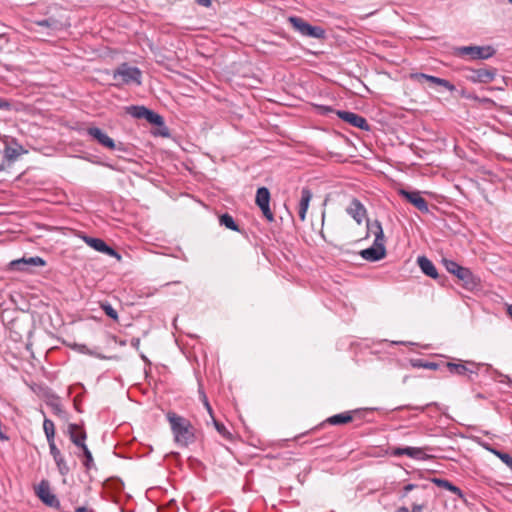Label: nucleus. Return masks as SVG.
Wrapping results in <instances>:
<instances>
[{
  "mask_svg": "<svg viewBox=\"0 0 512 512\" xmlns=\"http://www.w3.org/2000/svg\"><path fill=\"white\" fill-rule=\"evenodd\" d=\"M177 445L187 447L195 442V428L187 418L174 412L166 414Z\"/></svg>",
  "mask_w": 512,
  "mask_h": 512,
  "instance_id": "obj_1",
  "label": "nucleus"
},
{
  "mask_svg": "<svg viewBox=\"0 0 512 512\" xmlns=\"http://www.w3.org/2000/svg\"><path fill=\"white\" fill-rule=\"evenodd\" d=\"M446 270L455 275L466 289H473L477 286V280L473 273L466 267H463L453 260L443 259Z\"/></svg>",
  "mask_w": 512,
  "mask_h": 512,
  "instance_id": "obj_2",
  "label": "nucleus"
},
{
  "mask_svg": "<svg viewBox=\"0 0 512 512\" xmlns=\"http://www.w3.org/2000/svg\"><path fill=\"white\" fill-rule=\"evenodd\" d=\"M68 434L70 436V440L79 448L82 449L85 460L83 464L87 469H90L93 465V456L91 451L85 444L86 434L83 429L77 424H69L68 425Z\"/></svg>",
  "mask_w": 512,
  "mask_h": 512,
  "instance_id": "obj_3",
  "label": "nucleus"
},
{
  "mask_svg": "<svg viewBox=\"0 0 512 512\" xmlns=\"http://www.w3.org/2000/svg\"><path fill=\"white\" fill-rule=\"evenodd\" d=\"M378 228L377 239L374 240V243L371 247L367 249H363L360 252L361 257L370 262H376L383 259L386 255L385 249V236L383 233V229L376 225Z\"/></svg>",
  "mask_w": 512,
  "mask_h": 512,
  "instance_id": "obj_4",
  "label": "nucleus"
},
{
  "mask_svg": "<svg viewBox=\"0 0 512 512\" xmlns=\"http://www.w3.org/2000/svg\"><path fill=\"white\" fill-rule=\"evenodd\" d=\"M98 144L111 152L116 153L118 158H125V155H132V147L121 141H115L105 132L98 129Z\"/></svg>",
  "mask_w": 512,
  "mask_h": 512,
  "instance_id": "obj_5",
  "label": "nucleus"
},
{
  "mask_svg": "<svg viewBox=\"0 0 512 512\" xmlns=\"http://www.w3.org/2000/svg\"><path fill=\"white\" fill-rule=\"evenodd\" d=\"M288 22L294 30L303 36H309L316 39H322L325 37V30L322 27L312 26L301 17L290 16L288 18Z\"/></svg>",
  "mask_w": 512,
  "mask_h": 512,
  "instance_id": "obj_6",
  "label": "nucleus"
},
{
  "mask_svg": "<svg viewBox=\"0 0 512 512\" xmlns=\"http://www.w3.org/2000/svg\"><path fill=\"white\" fill-rule=\"evenodd\" d=\"M454 54L458 57L469 56L472 60L488 59L495 54L491 46H461L454 49Z\"/></svg>",
  "mask_w": 512,
  "mask_h": 512,
  "instance_id": "obj_7",
  "label": "nucleus"
},
{
  "mask_svg": "<svg viewBox=\"0 0 512 512\" xmlns=\"http://www.w3.org/2000/svg\"><path fill=\"white\" fill-rule=\"evenodd\" d=\"M45 264V260L39 256L22 257L12 260L8 265V269L10 271L33 272L34 267H42Z\"/></svg>",
  "mask_w": 512,
  "mask_h": 512,
  "instance_id": "obj_8",
  "label": "nucleus"
},
{
  "mask_svg": "<svg viewBox=\"0 0 512 512\" xmlns=\"http://www.w3.org/2000/svg\"><path fill=\"white\" fill-rule=\"evenodd\" d=\"M412 490H421L422 496H421V502H415L412 505V512H422V510L426 507L429 498L431 497L433 488L430 484H412L409 483L404 486L403 488V497H406L407 494Z\"/></svg>",
  "mask_w": 512,
  "mask_h": 512,
  "instance_id": "obj_9",
  "label": "nucleus"
},
{
  "mask_svg": "<svg viewBox=\"0 0 512 512\" xmlns=\"http://www.w3.org/2000/svg\"><path fill=\"white\" fill-rule=\"evenodd\" d=\"M469 366L464 363L446 362L445 367L451 374L458 376H467L469 380H473V376L478 375L480 364L474 362H467Z\"/></svg>",
  "mask_w": 512,
  "mask_h": 512,
  "instance_id": "obj_10",
  "label": "nucleus"
},
{
  "mask_svg": "<svg viewBox=\"0 0 512 512\" xmlns=\"http://www.w3.org/2000/svg\"><path fill=\"white\" fill-rule=\"evenodd\" d=\"M141 71L137 67L129 66L126 63H123L115 72L114 78H120L121 81L125 84L136 83L138 85L141 84Z\"/></svg>",
  "mask_w": 512,
  "mask_h": 512,
  "instance_id": "obj_11",
  "label": "nucleus"
},
{
  "mask_svg": "<svg viewBox=\"0 0 512 512\" xmlns=\"http://www.w3.org/2000/svg\"><path fill=\"white\" fill-rule=\"evenodd\" d=\"M256 204L261 209L263 215L269 222L274 221V214L272 213L269 203H270V192L266 187H260L256 192Z\"/></svg>",
  "mask_w": 512,
  "mask_h": 512,
  "instance_id": "obj_12",
  "label": "nucleus"
},
{
  "mask_svg": "<svg viewBox=\"0 0 512 512\" xmlns=\"http://www.w3.org/2000/svg\"><path fill=\"white\" fill-rule=\"evenodd\" d=\"M336 114L341 120L349 123L353 127L359 128L364 131H370L371 129L367 120L361 115L344 110H338L336 111Z\"/></svg>",
  "mask_w": 512,
  "mask_h": 512,
  "instance_id": "obj_13",
  "label": "nucleus"
},
{
  "mask_svg": "<svg viewBox=\"0 0 512 512\" xmlns=\"http://www.w3.org/2000/svg\"><path fill=\"white\" fill-rule=\"evenodd\" d=\"M398 194L415 206L420 212L428 213L429 207L427 201L421 196L419 191H407L399 189Z\"/></svg>",
  "mask_w": 512,
  "mask_h": 512,
  "instance_id": "obj_14",
  "label": "nucleus"
},
{
  "mask_svg": "<svg viewBox=\"0 0 512 512\" xmlns=\"http://www.w3.org/2000/svg\"><path fill=\"white\" fill-rule=\"evenodd\" d=\"M36 495L41 499L43 503L50 507H58L59 500L57 497L51 492L50 485L47 480H42L37 486Z\"/></svg>",
  "mask_w": 512,
  "mask_h": 512,
  "instance_id": "obj_15",
  "label": "nucleus"
},
{
  "mask_svg": "<svg viewBox=\"0 0 512 512\" xmlns=\"http://www.w3.org/2000/svg\"><path fill=\"white\" fill-rule=\"evenodd\" d=\"M495 76V69L479 68L470 69L469 74L466 76V78L474 83H489L494 80Z\"/></svg>",
  "mask_w": 512,
  "mask_h": 512,
  "instance_id": "obj_16",
  "label": "nucleus"
},
{
  "mask_svg": "<svg viewBox=\"0 0 512 512\" xmlns=\"http://www.w3.org/2000/svg\"><path fill=\"white\" fill-rule=\"evenodd\" d=\"M425 450H430L428 447L418 448V447H396L393 448L392 454L394 456H403L406 455L410 458L417 460H426L429 456L425 453Z\"/></svg>",
  "mask_w": 512,
  "mask_h": 512,
  "instance_id": "obj_17",
  "label": "nucleus"
},
{
  "mask_svg": "<svg viewBox=\"0 0 512 512\" xmlns=\"http://www.w3.org/2000/svg\"><path fill=\"white\" fill-rule=\"evenodd\" d=\"M346 212L350 215L357 224L361 225L367 218V210L361 201L357 198H353L350 204L346 208Z\"/></svg>",
  "mask_w": 512,
  "mask_h": 512,
  "instance_id": "obj_18",
  "label": "nucleus"
},
{
  "mask_svg": "<svg viewBox=\"0 0 512 512\" xmlns=\"http://www.w3.org/2000/svg\"><path fill=\"white\" fill-rule=\"evenodd\" d=\"M46 405L50 408L51 413L54 414L58 419L62 420L63 422L68 421L67 413L64 410L59 397L54 395L49 396L47 398Z\"/></svg>",
  "mask_w": 512,
  "mask_h": 512,
  "instance_id": "obj_19",
  "label": "nucleus"
},
{
  "mask_svg": "<svg viewBox=\"0 0 512 512\" xmlns=\"http://www.w3.org/2000/svg\"><path fill=\"white\" fill-rule=\"evenodd\" d=\"M312 192L308 187H304L301 190V197L298 204V215L301 221H305L306 213L312 199Z\"/></svg>",
  "mask_w": 512,
  "mask_h": 512,
  "instance_id": "obj_20",
  "label": "nucleus"
},
{
  "mask_svg": "<svg viewBox=\"0 0 512 512\" xmlns=\"http://www.w3.org/2000/svg\"><path fill=\"white\" fill-rule=\"evenodd\" d=\"M417 263H418L421 271L425 275H427L433 279H436L438 277V272H437L435 265L426 256H419L417 258Z\"/></svg>",
  "mask_w": 512,
  "mask_h": 512,
  "instance_id": "obj_21",
  "label": "nucleus"
},
{
  "mask_svg": "<svg viewBox=\"0 0 512 512\" xmlns=\"http://www.w3.org/2000/svg\"><path fill=\"white\" fill-rule=\"evenodd\" d=\"M50 453L53 456L54 461L56 462L59 471L61 474H65L68 471V468L66 466V462L64 460V457L62 456L60 450L56 447L55 442L48 443Z\"/></svg>",
  "mask_w": 512,
  "mask_h": 512,
  "instance_id": "obj_22",
  "label": "nucleus"
},
{
  "mask_svg": "<svg viewBox=\"0 0 512 512\" xmlns=\"http://www.w3.org/2000/svg\"><path fill=\"white\" fill-rule=\"evenodd\" d=\"M358 413V411H349L340 414L333 415L329 417L326 422L331 425H343L351 422L353 420V415Z\"/></svg>",
  "mask_w": 512,
  "mask_h": 512,
  "instance_id": "obj_23",
  "label": "nucleus"
},
{
  "mask_svg": "<svg viewBox=\"0 0 512 512\" xmlns=\"http://www.w3.org/2000/svg\"><path fill=\"white\" fill-rule=\"evenodd\" d=\"M432 483H434L435 485H437L438 487H441V488H444V489H447L449 490L450 492L454 493L455 495H457L459 498H463L464 497V494L463 492L461 491V489L457 486H455L453 483H451L450 481L446 480V479H442V478H433L432 480Z\"/></svg>",
  "mask_w": 512,
  "mask_h": 512,
  "instance_id": "obj_24",
  "label": "nucleus"
},
{
  "mask_svg": "<svg viewBox=\"0 0 512 512\" xmlns=\"http://www.w3.org/2000/svg\"><path fill=\"white\" fill-rule=\"evenodd\" d=\"M98 253H102L110 258H115L117 261L121 260L120 253L113 247L109 246L105 241L98 238Z\"/></svg>",
  "mask_w": 512,
  "mask_h": 512,
  "instance_id": "obj_25",
  "label": "nucleus"
},
{
  "mask_svg": "<svg viewBox=\"0 0 512 512\" xmlns=\"http://www.w3.org/2000/svg\"><path fill=\"white\" fill-rule=\"evenodd\" d=\"M32 25L47 28L49 30H57L60 27V23L54 18L36 20L32 22Z\"/></svg>",
  "mask_w": 512,
  "mask_h": 512,
  "instance_id": "obj_26",
  "label": "nucleus"
},
{
  "mask_svg": "<svg viewBox=\"0 0 512 512\" xmlns=\"http://www.w3.org/2000/svg\"><path fill=\"white\" fill-rule=\"evenodd\" d=\"M409 77H410V79H412L418 83H421V84L424 83L425 81H427L434 85L437 84V81L439 78V77L424 74V73H411Z\"/></svg>",
  "mask_w": 512,
  "mask_h": 512,
  "instance_id": "obj_27",
  "label": "nucleus"
},
{
  "mask_svg": "<svg viewBox=\"0 0 512 512\" xmlns=\"http://www.w3.org/2000/svg\"><path fill=\"white\" fill-rule=\"evenodd\" d=\"M43 430L45 432L48 443L55 442V425L52 420L45 418L43 422Z\"/></svg>",
  "mask_w": 512,
  "mask_h": 512,
  "instance_id": "obj_28",
  "label": "nucleus"
},
{
  "mask_svg": "<svg viewBox=\"0 0 512 512\" xmlns=\"http://www.w3.org/2000/svg\"><path fill=\"white\" fill-rule=\"evenodd\" d=\"M148 109L144 106L132 105L127 107V113L137 119H145Z\"/></svg>",
  "mask_w": 512,
  "mask_h": 512,
  "instance_id": "obj_29",
  "label": "nucleus"
},
{
  "mask_svg": "<svg viewBox=\"0 0 512 512\" xmlns=\"http://www.w3.org/2000/svg\"><path fill=\"white\" fill-rule=\"evenodd\" d=\"M219 221L221 225L232 231H240L239 226L234 221V218L228 213L221 215Z\"/></svg>",
  "mask_w": 512,
  "mask_h": 512,
  "instance_id": "obj_30",
  "label": "nucleus"
},
{
  "mask_svg": "<svg viewBox=\"0 0 512 512\" xmlns=\"http://www.w3.org/2000/svg\"><path fill=\"white\" fill-rule=\"evenodd\" d=\"M98 304L108 317H110L115 322L118 321V312L108 301H101L98 302Z\"/></svg>",
  "mask_w": 512,
  "mask_h": 512,
  "instance_id": "obj_31",
  "label": "nucleus"
},
{
  "mask_svg": "<svg viewBox=\"0 0 512 512\" xmlns=\"http://www.w3.org/2000/svg\"><path fill=\"white\" fill-rule=\"evenodd\" d=\"M145 120H147L150 124L157 126H162L164 124L163 117L149 109L147 111Z\"/></svg>",
  "mask_w": 512,
  "mask_h": 512,
  "instance_id": "obj_32",
  "label": "nucleus"
},
{
  "mask_svg": "<svg viewBox=\"0 0 512 512\" xmlns=\"http://www.w3.org/2000/svg\"><path fill=\"white\" fill-rule=\"evenodd\" d=\"M20 155V151L18 148H14L11 146H6L4 149V158L8 162H14Z\"/></svg>",
  "mask_w": 512,
  "mask_h": 512,
  "instance_id": "obj_33",
  "label": "nucleus"
},
{
  "mask_svg": "<svg viewBox=\"0 0 512 512\" xmlns=\"http://www.w3.org/2000/svg\"><path fill=\"white\" fill-rule=\"evenodd\" d=\"M212 422L214 424L215 429L217 432L225 439L230 440L232 438L231 433L227 430L226 426L216 420L215 418L212 419Z\"/></svg>",
  "mask_w": 512,
  "mask_h": 512,
  "instance_id": "obj_34",
  "label": "nucleus"
},
{
  "mask_svg": "<svg viewBox=\"0 0 512 512\" xmlns=\"http://www.w3.org/2000/svg\"><path fill=\"white\" fill-rule=\"evenodd\" d=\"M490 451L496 455L503 463H505L511 470H512V456L508 453L496 450V449H490Z\"/></svg>",
  "mask_w": 512,
  "mask_h": 512,
  "instance_id": "obj_35",
  "label": "nucleus"
},
{
  "mask_svg": "<svg viewBox=\"0 0 512 512\" xmlns=\"http://www.w3.org/2000/svg\"><path fill=\"white\" fill-rule=\"evenodd\" d=\"M376 225H378L380 228H382L380 221L375 220L374 222H370L369 220H367V230H368V232H371L374 234L375 239H377V234H378L377 233L378 228Z\"/></svg>",
  "mask_w": 512,
  "mask_h": 512,
  "instance_id": "obj_36",
  "label": "nucleus"
},
{
  "mask_svg": "<svg viewBox=\"0 0 512 512\" xmlns=\"http://www.w3.org/2000/svg\"><path fill=\"white\" fill-rule=\"evenodd\" d=\"M436 85L444 87L445 89H447L450 92H453L456 89L454 84H452L450 81L443 79V78H438Z\"/></svg>",
  "mask_w": 512,
  "mask_h": 512,
  "instance_id": "obj_37",
  "label": "nucleus"
},
{
  "mask_svg": "<svg viewBox=\"0 0 512 512\" xmlns=\"http://www.w3.org/2000/svg\"><path fill=\"white\" fill-rule=\"evenodd\" d=\"M81 237L91 248L96 250V237L86 236L83 234H79Z\"/></svg>",
  "mask_w": 512,
  "mask_h": 512,
  "instance_id": "obj_38",
  "label": "nucleus"
},
{
  "mask_svg": "<svg viewBox=\"0 0 512 512\" xmlns=\"http://www.w3.org/2000/svg\"><path fill=\"white\" fill-rule=\"evenodd\" d=\"M202 396V400H203V404L207 410V412L209 413V415L211 416V419L215 418L214 415H213V410H212V407L206 397V395L204 393L201 394Z\"/></svg>",
  "mask_w": 512,
  "mask_h": 512,
  "instance_id": "obj_39",
  "label": "nucleus"
},
{
  "mask_svg": "<svg viewBox=\"0 0 512 512\" xmlns=\"http://www.w3.org/2000/svg\"><path fill=\"white\" fill-rule=\"evenodd\" d=\"M419 366H421L422 368H425V369H429V370H438L440 368L439 364L435 363V362L421 363Z\"/></svg>",
  "mask_w": 512,
  "mask_h": 512,
  "instance_id": "obj_40",
  "label": "nucleus"
},
{
  "mask_svg": "<svg viewBox=\"0 0 512 512\" xmlns=\"http://www.w3.org/2000/svg\"><path fill=\"white\" fill-rule=\"evenodd\" d=\"M10 106L11 105L7 100L0 98V109L8 110L10 109Z\"/></svg>",
  "mask_w": 512,
  "mask_h": 512,
  "instance_id": "obj_41",
  "label": "nucleus"
},
{
  "mask_svg": "<svg viewBox=\"0 0 512 512\" xmlns=\"http://www.w3.org/2000/svg\"><path fill=\"white\" fill-rule=\"evenodd\" d=\"M196 2L204 7H209L211 5V0H196Z\"/></svg>",
  "mask_w": 512,
  "mask_h": 512,
  "instance_id": "obj_42",
  "label": "nucleus"
},
{
  "mask_svg": "<svg viewBox=\"0 0 512 512\" xmlns=\"http://www.w3.org/2000/svg\"><path fill=\"white\" fill-rule=\"evenodd\" d=\"M88 132L93 138H96V127H90Z\"/></svg>",
  "mask_w": 512,
  "mask_h": 512,
  "instance_id": "obj_43",
  "label": "nucleus"
},
{
  "mask_svg": "<svg viewBox=\"0 0 512 512\" xmlns=\"http://www.w3.org/2000/svg\"><path fill=\"white\" fill-rule=\"evenodd\" d=\"M507 314L512 319V304L507 305Z\"/></svg>",
  "mask_w": 512,
  "mask_h": 512,
  "instance_id": "obj_44",
  "label": "nucleus"
},
{
  "mask_svg": "<svg viewBox=\"0 0 512 512\" xmlns=\"http://www.w3.org/2000/svg\"><path fill=\"white\" fill-rule=\"evenodd\" d=\"M321 110H322V113H328V112H331L332 111V108L328 107V106H322L321 107Z\"/></svg>",
  "mask_w": 512,
  "mask_h": 512,
  "instance_id": "obj_45",
  "label": "nucleus"
},
{
  "mask_svg": "<svg viewBox=\"0 0 512 512\" xmlns=\"http://www.w3.org/2000/svg\"><path fill=\"white\" fill-rule=\"evenodd\" d=\"M74 406H75V408H76V410H77L78 412H83L82 408L80 407V405H79V403L77 402V400H76V399H75V401H74Z\"/></svg>",
  "mask_w": 512,
  "mask_h": 512,
  "instance_id": "obj_46",
  "label": "nucleus"
},
{
  "mask_svg": "<svg viewBox=\"0 0 512 512\" xmlns=\"http://www.w3.org/2000/svg\"><path fill=\"white\" fill-rule=\"evenodd\" d=\"M140 344V340L139 339H132V345L133 346H138Z\"/></svg>",
  "mask_w": 512,
  "mask_h": 512,
  "instance_id": "obj_47",
  "label": "nucleus"
},
{
  "mask_svg": "<svg viewBox=\"0 0 512 512\" xmlns=\"http://www.w3.org/2000/svg\"><path fill=\"white\" fill-rule=\"evenodd\" d=\"M397 512H410L407 507H400Z\"/></svg>",
  "mask_w": 512,
  "mask_h": 512,
  "instance_id": "obj_48",
  "label": "nucleus"
},
{
  "mask_svg": "<svg viewBox=\"0 0 512 512\" xmlns=\"http://www.w3.org/2000/svg\"><path fill=\"white\" fill-rule=\"evenodd\" d=\"M408 409H416V410H420V411H424L425 407H411V406H407Z\"/></svg>",
  "mask_w": 512,
  "mask_h": 512,
  "instance_id": "obj_49",
  "label": "nucleus"
},
{
  "mask_svg": "<svg viewBox=\"0 0 512 512\" xmlns=\"http://www.w3.org/2000/svg\"><path fill=\"white\" fill-rule=\"evenodd\" d=\"M75 512H87L85 507H78Z\"/></svg>",
  "mask_w": 512,
  "mask_h": 512,
  "instance_id": "obj_50",
  "label": "nucleus"
},
{
  "mask_svg": "<svg viewBox=\"0 0 512 512\" xmlns=\"http://www.w3.org/2000/svg\"><path fill=\"white\" fill-rule=\"evenodd\" d=\"M417 491H418V495H417L416 499L420 503L421 502L422 491L421 490H417Z\"/></svg>",
  "mask_w": 512,
  "mask_h": 512,
  "instance_id": "obj_51",
  "label": "nucleus"
},
{
  "mask_svg": "<svg viewBox=\"0 0 512 512\" xmlns=\"http://www.w3.org/2000/svg\"><path fill=\"white\" fill-rule=\"evenodd\" d=\"M510 3H512V0H508Z\"/></svg>",
  "mask_w": 512,
  "mask_h": 512,
  "instance_id": "obj_52",
  "label": "nucleus"
}]
</instances>
